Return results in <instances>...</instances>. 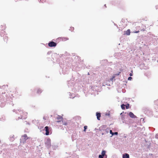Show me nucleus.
Segmentation results:
<instances>
[{
  "label": "nucleus",
  "mask_w": 158,
  "mask_h": 158,
  "mask_svg": "<svg viewBox=\"0 0 158 158\" xmlns=\"http://www.w3.org/2000/svg\"><path fill=\"white\" fill-rule=\"evenodd\" d=\"M129 104H127V105L125 106L127 109H128L129 108Z\"/></svg>",
  "instance_id": "obj_19"
},
{
  "label": "nucleus",
  "mask_w": 158,
  "mask_h": 158,
  "mask_svg": "<svg viewBox=\"0 0 158 158\" xmlns=\"http://www.w3.org/2000/svg\"><path fill=\"white\" fill-rule=\"evenodd\" d=\"M57 119L58 120L56 121V122L57 123H59L62 121L63 119V118L60 116H59L57 118Z\"/></svg>",
  "instance_id": "obj_8"
},
{
  "label": "nucleus",
  "mask_w": 158,
  "mask_h": 158,
  "mask_svg": "<svg viewBox=\"0 0 158 158\" xmlns=\"http://www.w3.org/2000/svg\"><path fill=\"white\" fill-rule=\"evenodd\" d=\"M63 123V125H66L67 124V123L65 122L64 123L63 122V121H62Z\"/></svg>",
  "instance_id": "obj_20"
},
{
  "label": "nucleus",
  "mask_w": 158,
  "mask_h": 158,
  "mask_svg": "<svg viewBox=\"0 0 158 158\" xmlns=\"http://www.w3.org/2000/svg\"><path fill=\"white\" fill-rule=\"evenodd\" d=\"M123 158H129V155L127 153H125L123 155Z\"/></svg>",
  "instance_id": "obj_11"
},
{
  "label": "nucleus",
  "mask_w": 158,
  "mask_h": 158,
  "mask_svg": "<svg viewBox=\"0 0 158 158\" xmlns=\"http://www.w3.org/2000/svg\"><path fill=\"white\" fill-rule=\"evenodd\" d=\"M20 116L19 117L20 119H25L27 118V113L22 111H20Z\"/></svg>",
  "instance_id": "obj_1"
},
{
  "label": "nucleus",
  "mask_w": 158,
  "mask_h": 158,
  "mask_svg": "<svg viewBox=\"0 0 158 158\" xmlns=\"http://www.w3.org/2000/svg\"><path fill=\"white\" fill-rule=\"evenodd\" d=\"M109 129H106V131L108 133V132H109Z\"/></svg>",
  "instance_id": "obj_26"
},
{
  "label": "nucleus",
  "mask_w": 158,
  "mask_h": 158,
  "mask_svg": "<svg viewBox=\"0 0 158 158\" xmlns=\"http://www.w3.org/2000/svg\"><path fill=\"white\" fill-rule=\"evenodd\" d=\"M46 117H44V118H43V119L44 120H46Z\"/></svg>",
  "instance_id": "obj_27"
},
{
  "label": "nucleus",
  "mask_w": 158,
  "mask_h": 158,
  "mask_svg": "<svg viewBox=\"0 0 158 158\" xmlns=\"http://www.w3.org/2000/svg\"><path fill=\"white\" fill-rule=\"evenodd\" d=\"M139 31H135L133 33H139Z\"/></svg>",
  "instance_id": "obj_24"
},
{
  "label": "nucleus",
  "mask_w": 158,
  "mask_h": 158,
  "mask_svg": "<svg viewBox=\"0 0 158 158\" xmlns=\"http://www.w3.org/2000/svg\"><path fill=\"white\" fill-rule=\"evenodd\" d=\"M60 40L63 41H65L69 40V38L67 37H62L60 38Z\"/></svg>",
  "instance_id": "obj_9"
},
{
  "label": "nucleus",
  "mask_w": 158,
  "mask_h": 158,
  "mask_svg": "<svg viewBox=\"0 0 158 158\" xmlns=\"http://www.w3.org/2000/svg\"><path fill=\"white\" fill-rule=\"evenodd\" d=\"M46 147L47 148H49L51 146V140L49 139H47L44 142Z\"/></svg>",
  "instance_id": "obj_2"
},
{
  "label": "nucleus",
  "mask_w": 158,
  "mask_h": 158,
  "mask_svg": "<svg viewBox=\"0 0 158 158\" xmlns=\"http://www.w3.org/2000/svg\"><path fill=\"white\" fill-rule=\"evenodd\" d=\"M130 29L127 30L126 31L124 32V34L127 35H130Z\"/></svg>",
  "instance_id": "obj_10"
},
{
  "label": "nucleus",
  "mask_w": 158,
  "mask_h": 158,
  "mask_svg": "<svg viewBox=\"0 0 158 158\" xmlns=\"http://www.w3.org/2000/svg\"><path fill=\"white\" fill-rule=\"evenodd\" d=\"M45 131L46 132L45 133V135H49V128L48 126H46L45 127Z\"/></svg>",
  "instance_id": "obj_6"
},
{
  "label": "nucleus",
  "mask_w": 158,
  "mask_h": 158,
  "mask_svg": "<svg viewBox=\"0 0 158 158\" xmlns=\"http://www.w3.org/2000/svg\"><path fill=\"white\" fill-rule=\"evenodd\" d=\"M117 135L118 134V132H115L114 133V135Z\"/></svg>",
  "instance_id": "obj_25"
},
{
  "label": "nucleus",
  "mask_w": 158,
  "mask_h": 158,
  "mask_svg": "<svg viewBox=\"0 0 158 158\" xmlns=\"http://www.w3.org/2000/svg\"><path fill=\"white\" fill-rule=\"evenodd\" d=\"M87 126H85L84 127V129L83 130V131L85 132L86 131V129H87Z\"/></svg>",
  "instance_id": "obj_18"
},
{
  "label": "nucleus",
  "mask_w": 158,
  "mask_h": 158,
  "mask_svg": "<svg viewBox=\"0 0 158 158\" xmlns=\"http://www.w3.org/2000/svg\"><path fill=\"white\" fill-rule=\"evenodd\" d=\"M99 158H103V156H101V155H100L99 156Z\"/></svg>",
  "instance_id": "obj_22"
},
{
  "label": "nucleus",
  "mask_w": 158,
  "mask_h": 158,
  "mask_svg": "<svg viewBox=\"0 0 158 158\" xmlns=\"http://www.w3.org/2000/svg\"><path fill=\"white\" fill-rule=\"evenodd\" d=\"M132 79V77H129L128 78V80H131Z\"/></svg>",
  "instance_id": "obj_23"
},
{
  "label": "nucleus",
  "mask_w": 158,
  "mask_h": 158,
  "mask_svg": "<svg viewBox=\"0 0 158 158\" xmlns=\"http://www.w3.org/2000/svg\"><path fill=\"white\" fill-rule=\"evenodd\" d=\"M22 137L23 138V143L25 142L26 140L29 138L27 136L26 134H24V135L22 136Z\"/></svg>",
  "instance_id": "obj_4"
},
{
  "label": "nucleus",
  "mask_w": 158,
  "mask_h": 158,
  "mask_svg": "<svg viewBox=\"0 0 158 158\" xmlns=\"http://www.w3.org/2000/svg\"><path fill=\"white\" fill-rule=\"evenodd\" d=\"M36 92L38 94H40L42 92V90L40 89H38L37 90Z\"/></svg>",
  "instance_id": "obj_14"
},
{
  "label": "nucleus",
  "mask_w": 158,
  "mask_h": 158,
  "mask_svg": "<svg viewBox=\"0 0 158 158\" xmlns=\"http://www.w3.org/2000/svg\"><path fill=\"white\" fill-rule=\"evenodd\" d=\"M129 115L131 118H136V116L134 115V114L131 112H130L129 113Z\"/></svg>",
  "instance_id": "obj_7"
},
{
  "label": "nucleus",
  "mask_w": 158,
  "mask_h": 158,
  "mask_svg": "<svg viewBox=\"0 0 158 158\" xmlns=\"http://www.w3.org/2000/svg\"><path fill=\"white\" fill-rule=\"evenodd\" d=\"M144 27L140 30V31H145L146 26H143Z\"/></svg>",
  "instance_id": "obj_16"
},
{
  "label": "nucleus",
  "mask_w": 158,
  "mask_h": 158,
  "mask_svg": "<svg viewBox=\"0 0 158 158\" xmlns=\"http://www.w3.org/2000/svg\"><path fill=\"white\" fill-rule=\"evenodd\" d=\"M154 103L155 104L154 107L156 110H157L158 108V99L154 101Z\"/></svg>",
  "instance_id": "obj_5"
},
{
  "label": "nucleus",
  "mask_w": 158,
  "mask_h": 158,
  "mask_svg": "<svg viewBox=\"0 0 158 158\" xmlns=\"http://www.w3.org/2000/svg\"><path fill=\"white\" fill-rule=\"evenodd\" d=\"M125 105L124 104H122L121 105V107L122 109L124 110L125 109Z\"/></svg>",
  "instance_id": "obj_17"
},
{
  "label": "nucleus",
  "mask_w": 158,
  "mask_h": 158,
  "mask_svg": "<svg viewBox=\"0 0 158 158\" xmlns=\"http://www.w3.org/2000/svg\"><path fill=\"white\" fill-rule=\"evenodd\" d=\"M56 43L53 41H51L48 44V45L50 47H55L56 46Z\"/></svg>",
  "instance_id": "obj_3"
},
{
  "label": "nucleus",
  "mask_w": 158,
  "mask_h": 158,
  "mask_svg": "<svg viewBox=\"0 0 158 158\" xmlns=\"http://www.w3.org/2000/svg\"><path fill=\"white\" fill-rule=\"evenodd\" d=\"M106 153V152L105 151L103 150L102 152L101 156H102L104 157Z\"/></svg>",
  "instance_id": "obj_15"
},
{
  "label": "nucleus",
  "mask_w": 158,
  "mask_h": 158,
  "mask_svg": "<svg viewBox=\"0 0 158 158\" xmlns=\"http://www.w3.org/2000/svg\"><path fill=\"white\" fill-rule=\"evenodd\" d=\"M106 128V126H105V125H103V126H101L100 127V130L102 131V130H104Z\"/></svg>",
  "instance_id": "obj_13"
},
{
  "label": "nucleus",
  "mask_w": 158,
  "mask_h": 158,
  "mask_svg": "<svg viewBox=\"0 0 158 158\" xmlns=\"http://www.w3.org/2000/svg\"><path fill=\"white\" fill-rule=\"evenodd\" d=\"M96 116L97 117V118L98 120H100V117H101V114L99 113H96Z\"/></svg>",
  "instance_id": "obj_12"
},
{
  "label": "nucleus",
  "mask_w": 158,
  "mask_h": 158,
  "mask_svg": "<svg viewBox=\"0 0 158 158\" xmlns=\"http://www.w3.org/2000/svg\"><path fill=\"white\" fill-rule=\"evenodd\" d=\"M130 76H132V73H130Z\"/></svg>",
  "instance_id": "obj_28"
},
{
  "label": "nucleus",
  "mask_w": 158,
  "mask_h": 158,
  "mask_svg": "<svg viewBox=\"0 0 158 158\" xmlns=\"http://www.w3.org/2000/svg\"><path fill=\"white\" fill-rule=\"evenodd\" d=\"M110 134H111L112 135H114V133L112 132V130H110Z\"/></svg>",
  "instance_id": "obj_21"
}]
</instances>
